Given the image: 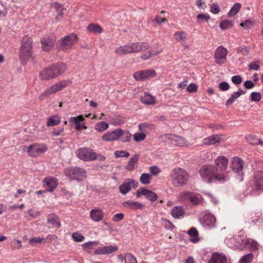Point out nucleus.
Returning <instances> with one entry per match:
<instances>
[{
    "label": "nucleus",
    "mask_w": 263,
    "mask_h": 263,
    "mask_svg": "<svg viewBox=\"0 0 263 263\" xmlns=\"http://www.w3.org/2000/svg\"><path fill=\"white\" fill-rule=\"evenodd\" d=\"M199 174L202 179L208 183L211 182L213 178L220 182H224L229 179L227 175L218 174L214 166L208 164L204 165L200 168Z\"/></svg>",
    "instance_id": "1"
},
{
    "label": "nucleus",
    "mask_w": 263,
    "mask_h": 263,
    "mask_svg": "<svg viewBox=\"0 0 263 263\" xmlns=\"http://www.w3.org/2000/svg\"><path fill=\"white\" fill-rule=\"evenodd\" d=\"M149 47L147 42H137L120 46L115 49V52L119 55L127 54L134 52H140Z\"/></svg>",
    "instance_id": "2"
},
{
    "label": "nucleus",
    "mask_w": 263,
    "mask_h": 263,
    "mask_svg": "<svg viewBox=\"0 0 263 263\" xmlns=\"http://www.w3.org/2000/svg\"><path fill=\"white\" fill-rule=\"evenodd\" d=\"M170 178L172 183L174 186H183L187 183L190 175L185 170L180 167H176L172 171Z\"/></svg>",
    "instance_id": "3"
},
{
    "label": "nucleus",
    "mask_w": 263,
    "mask_h": 263,
    "mask_svg": "<svg viewBox=\"0 0 263 263\" xmlns=\"http://www.w3.org/2000/svg\"><path fill=\"white\" fill-rule=\"evenodd\" d=\"M32 54V40L26 36H24L21 43L20 50V59L23 65H25Z\"/></svg>",
    "instance_id": "4"
},
{
    "label": "nucleus",
    "mask_w": 263,
    "mask_h": 263,
    "mask_svg": "<svg viewBox=\"0 0 263 263\" xmlns=\"http://www.w3.org/2000/svg\"><path fill=\"white\" fill-rule=\"evenodd\" d=\"M66 176L72 180L78 181H83L87 177V172L82 168L79 167H70L65 171Z\"/></svg>",
    "instance_id": "5"
},
{
    "label": "nucleus",
    "mask_w": 263,
    "mask_h": 263,
    "mask_svg": "<svg viewBox=\"0 0 263 263\" xmlns=\"http://www.w3.org/2000/svg\"><path fill=\"white\" fill-rule=\"evenodd\" d=\"M76 154L78 158L84 161L96 160V153L89 147L79 148L76 151Z\"/></svg>",
    "instance_id": "6"
},
{
    "label": "nucleus",
    "mask_w": 263,
    "mask_h": 263,
    "mask_svg": "<svg viewBox=\"0 0 263 263\" xmlns=\"http://www.w3.org/2000/svg\"><path fill=\"white\" fill-rule=\"evenodd\" d=\"M250 183L255 192L259 194L263 192V171L255 172Z\"/></svg>",
    "instance_id": "7"
},
{
    "label": "nucleus",
    "mask_w": 263,
    "mask_h": 263,
    "mask_svg": "<svg viewBox=\"0 0 263 263\" xmlns=\"http://www.w3.org/2000/svg\"><path fill=\"white\" fill-rule=\"evenodd\" d=\"M77 40V35L74 33H71L59 40L57 42V46L60 49H68L75 43Z\"/></svg>",
    "instance_id": "8"
},
{
    "label": "nucleus",
    "mask_w": 263,
    "mask_h": 263,
    "mask_svg": "<svg viewBox=\"0 0 263 263\" xmlns=\"http://www.w3.org/2000/svg\"><path fill=\"white\" fill-rule=\"evenodd\" d=\"M24 150L26 151L30 157H36L38 155L46 152L47 147L45 144H35L25 147Z\"/></svg>",
    "instance_id": "9"
},
{
    "label": "nucleus",
    "mask_w": 263,
    "mask_h": 263,
    "mask_svg": "<svg viewBox=\"0 0 263 263\" xmlns=\"http://www.w3.org/2000/svg\"><path fill=\"white\" fill-rule=\"evenodd\" d=\"M228 50L223 46H220L215 50L214 58L215 62L218 65L224 64L227 59Z\"/></svg>",
    "instance_id": "10"
},
{
    "label": "nucleus",
    "mask_w": 263,
    "mask_h": 263,
    "mask_svg": "<svg viewBox=\"0 0 263 263\" xmlns=\"http://www.w3.org/2000/svg\"><path fill=\"white\" fill-rule=\"evenodd\" d=\"M56 37L54 35H45L41 39V48L44 51H49L54 47Z\"/></svg>",
    "instance_id": "11"
},
{
    "label": "nucleus",
    "mask_w": 263,
    "mask_h": 263,
    "mask_svg": "<svg viewBox=\"0 0 263 263\" xmlns=\"http://www.w3.org/2000/svg\"><path fill=\"white\" fill-rule=\"evenodd\" d=\"M67 85V82L65 81H62L58 83L49 88L47 89L43 92L40 96V98L42 100L44 99L45 97H47L52 93L58 92L63 88L66 87Z\"/></svg>",
    "instance_id": "12"
},
{
    "label": "nucleus",
    "mask_w": 263,
    "mask_h": 263,
    "mask_svg": "<svg viewBox=\"0 0 263 263\" xmlns=\"http://www.w3.org/2000/svg\"><path fill=\"white\" fill-rule=\"evenodd\" d=\"M67 85V82L65 81H62L58 83L49 88L47 89L43 92L40 96V98L42 100L44 99L45 97H47L52 93L58 92L63 88L66 87Z\"/></svg>",
    "instance_id": "13"
},
{
    "label": "nucleus",
    "mask_w": 263,
    "mask_h": 263,
    "mask_svg": "<svg viewBox=\"0 0 263 263\" xmlns=\"http://www.w3.org/2000/svg\"><path fill=\"white\" fill-rule=\"evenodd\" d=\"M202 226L206 229H210L216 227V218L214 215L208 212L204 213L200 220Z\"/></svg>",
    "instance_id": "14"
},
{
    "label": "nucleus",
    "mask_w": 263,
    "mask_h": 263,
    "mask_svg": "<svg viewBox=\"0 0 263 263\" xmlns=\"http://www.w3.org/2000/svg\"><path fill=\"white\" fill-rule=\"evenodd\" d=\"M231 168L232 171L238 174V179L242 181L243 180L242 168H243V161L238 157H234L232 161Z\"/></svg>",
    "instance_id": "15"
},
{
    "label": "nucleus",
    "mask_w": 263,
    "mask_h": 263,
    "mask_svg": "<svg viewBox=\"0 0 263 263\" xmlns=\"http://www.w3.org/2000/svg\"><path fill=\"white\" fill-rule=\"evenodd\" d=\"M138 182L132 179H126L119 186V191L123 195L126 194L131 190L132 187H137L138 186Z\"/></svg>",
    "instance_id": "16"
},
{
    "label": "nucleus",
    "mask_w": 263,
    "mask_h": 263,
    "mask_svg": "<svg viewBox=\"0 0 263 263\" xmlns=\"http://www.w3.org/2000/svg\"><path fill=\"white\" fill-rule=\"evenodd\" d=\"M136 195L138 198L141 195L145 196L148 200L152 202L156 201L158 198V196L155 193L143 188L139 189L136 193Z\"/></svg>",
    "instance_id": "17"
},
{
    "label": "nucleus",
    "mask_w": 263,
    "mask_h": 263,
    "mask_svg": "<svg viewBox=\"0 0 263 263\" xmlns=\"http://www.w3.org/2000/svg\"><path fill=\"white\" fill-rule=\"evenodd\" d=\"M122 133V129L121 128H118L104 134L102 137V139L104 141H116L120 138Z\"/></svg>",
    "instance_id": "18"
},
{
    "label": "nucleus",
    "mask_w": 263,
    "mask_h": 263,
    "mask_svg": "<svg viewBox=\"0 0 263 263\" xmlns=\"http://www.w3.org/2000/svg\"><path fill=\"white\" fill-rule=\"evenodd\" d=\"M43 182L46 191L50 192H53L59 184L58 179L54 177H46Z\"/></svg>",
    "instance_id": "19"
},
{
    "label": "nucleus",
    "mask_w": 263,
    "mask_h": 263,
    "mask_svg": "<svg viewBox=\"0 0 263 263\" xmlns=\"http://www.w3.org/2000/svg\"><path fill=\"white\" fill-rule=\"evenodd\" d=\"M216 172L223 171L226 170L228 163V159L224 156L218 157L215 161Z\"/></svg>",
    "instance_id": "20"
},
{
    "label": "nucleus",
    "mask_w": 263,
    "mask_h": 263,
    "mask_svg": "<svg viewBox=\"0 0 263 263\" xmlns=\"http://www.w3.org/2000/svg\"><path fill=\"white\" fill-rule=\"evenodd\" d=\"M42 80H49L57 78L52 65L44 69L40 73Z\"/></svg>",
    "instance_id": "21"
},
{
    "label": "nucleus",
    "mask_w": 263,
    "mask_h": 263,
    "mask_svg": "<svg viewBox=\"0 0 263 263\" xmlns=\"http://www.w3.org/2000/svg\"><path fill=\"white\" fill-rule=\"evenodd\" d=\"M118 248L115 245H109L99 248L95 250V254L97 255H108L115 252Z\"/></svg>",
    "instance_id": "22"
},
{
    "label": "nucleus",
    "mask_w": 263,
    "mask_h": 263,
    "mask_svg": "<svg viewBox=\"0 0 263 263\" xmlns=\"http://www.w3.org/2000/svg\"><path fill=\"white\" fill-rule=\"evenodd\" d=\"M168 139L170 142L174 145L183 146L186 145L187 141L181 136L172 134L169 135Z\"/></svg>",
    "instance_id": "23"
},
{
    "label": "nucleus",
    "mask_w": 263,
    "mask_h": 263,
    "mask_svg": "<svg viewBox=\"0 0 263 263\" xmlns=\"http://www.w3.org/2000/svg\"><path fill=\"white\" fill-rule=\"evenodd\" d=\"M243 247L242 248V250H248L251 251H254L257 250L258 248V244L256 241L247 237L243 242Z\"/></svg>",
    "instance_id": "24"
},
{
    "label": "nucleus",
    "mask_w": 263,
    "mask_h": 263,
    "mask_svg": "<svg viewBox=\"0 0 263 263\" xmlns=\"http://www.w3.org/2000/svg\"><path fill=\"white\" fill-rule=\"evenodd\" d=\"M209 263H227V258L224 254L215 252L212 254Z\"/></svg>",
    "instance_id": "25"
},
{
    "label": "nucleus",
    "mask_w": 263,
    "mask_h": 263,
    "mask_svg": "<svg viewBox=\"0 0 263 263\" xmlns=\"http://www.w3.org/2000/svg\"><path fill=\"white\" fill-rule=\"evenodd\" d=\"M84 120L82 115H79L78 117H72L69 119V123L74 124L76 126V129L78 130L86 129V126L84 124H81L80 122Z\"/></svg>",
    "instance_id": "26"
},
{
    "label": "nucleus",
    "mask_w": 263,
    "mask_h": 263,
    "mask_svg": "<svg viewBox=\"0 0 263 263\" xmlns=\"http://www.w3.org/2000/svg\"><path fill=\"white\" fill-rule=\"evenodd\" d=\"M104 216V212L101 209H92L90 212V217L91 219L96 222L101 220Z\"/></svg>",
    "instance_id": "27"
},
{
    "label": "nucleus",
    "mask_w": 263,
    "mask_h": 263,
    "mask_svg": "<svg viewBox=\"0 0 263 263\" xmlns=\"http://www.w3.org/2000/svg\"><path fill=\"white\" fill-rule=\"evenodd\" d=\"M185 210L181 206H175L171 211L172 217L175 219H180L183 217Z\"/></svg>",
    "instance_id": "28"
},
{
    "label": "nucleus",
    "mask_w": 263,
    "mask_h": 263,
    "mask_svg": "<svg viewBox=\"0 0 263 263\" xmlns=\"http://www.w3.org/2000/svg\"><path fill=\"white\" fill-rule=\"evenodd\" d=\"M246 93L245 90H242L241 88H239L238 90L234 92L229 98V99L227 101L226 103V105L229 106L232 105L235 101L241 95H244Z\"/></svg>",
    "instance_id": "29"
},
{
    "label": "nucleus",
    "mask_w": 263,
    "mask_h": 263,
    "mask_svg": "<svg viewBox=\"0 0 263 263\" xmlns=\"http://www.w3.org/2000/svg\"><path fill=\"white\" fill-rule=\"evenodd\" d=\"M139 160V156L138 155H133L128 161L125 166V168L129 171H133L137 166V163Z\"/></svg>",
    "instance_id": "30"
},
{
    "label": "nucleus",
    "mask_w": 263,
    "mask_h": 263,
    "mask_svg": "<svg viewBox=\"0 0 263 263\" xmlns=\"http://www.w3.org/2000/svg\"><path fill=\"white\" fill-rule=\"evenodd\" d=\"M56 77L61 75L67 69V65L64 63H58L52 65Z\"/></svg>",
    "instance_id": "31"
},
{
    "label": "nucleus",
    "mask_w": 263,
    "mask_h": 263,
    "mask_svg": "<svg viewBox=\"0 0 263 263\" xmlns=\"http://www.w3.org/2000/svg\"><path fill=\"white\" fill-rule=\"evenodd\" d=\"M140 101L144 104L152 105L155 103L156 98L149 93H145L143 96L141 97Z\"/></svg>",
    "instance_id": "32"
},
{
    "label": "nucleus",
    "mask_w": 263,
    "mask_h": 263,
    "mask_svg": "<svg viewBox=\"0 0 263 263\" xmlns=\"http://www.w3.org/2000/svg\"><path fill=\"white\" fill-rule=\"evenodd\" d=\"M220 138L217 135L209 136L203 140V143L204 145H210L215 144L220 141Z\"/></svg>",
    "instance_id": "33"
},
{
    "label": "nucleus",
    "mask_w": 263,
    "mask_h": 263,
    "mask_svg": "<svg viewBox=\"0 0 263 263\" xmlns=\"http://www.w3.org/2000/svg\"><path fill=\"white\" fill-rule=\"evenodd\" d=\"M203 198L200 195L192 192L190 199V203L194 205H200L203 203Z\"/></svg>",
    "instance_id": "34"
},
{
    "label": "nucleus",
    "mask_w": 263,
    "mask_h": 263,
    "mask_svg": "<svg viewBox=\"0 0 263 263\" xmlns=\"http://www.w3.org/2000/svg\"><path fill=\"white\" fill-rule=\"evenodd\" d=\"M53 6L57 13L55 20L57 21H60L63 17V11L66 10V9L62 5L58 3H54Z\"/></svg>",
    "instance_id": "35"
},
{
    "label": "nucleus",
    "mask_w": 263,
    "mask_h": 263,
    "mask_svg": "<svg viewBox=\"0 0 263 263\" xmlns=\"http://www.w3.org/2000/svg\"><path fill=\"white\" fill-rule=\"evenodd\" d=\"M245 137L247 141L251 145L259 144L263 145V141L257 138L256 135H248Z\"/></svg>",
    "instance_id": "36"
},
{
    "label": "nucleus",
    "mask_w": 263,
    "mask_h": 263,
    "mask_svg": "<svg viewBox=\"0 0 263 263\" xmlns=\"http://www.w3.org/2000/svg\"><path fill=\"white\" fill-rule=\"evenodd\" d=\"M192 192L188 191H183L180 193L178 197V200L185 204L190 203V199Z\"/></svg>",
    "instance_id": "37"
},
{
    "label": "nucleus",
    "mask_w": 263,
    "mask_h": 263,
    "mask_svg": "<svg viewBox=\"0 0 263 263\" xmlns=\"http://www.w3.org/2000/svg\"><path fill=\"white\" fill-rule=\"evenodd\" d=\"M47 222L55 227H59L61 226L59 219L54 214H50L48 215Z\"/></svg>",
    "instance_id": "38"
},
{
    "label": "nucleus",
    "mask_w": 263,
    "mask_h": 263,
    "mask_svg": "<svg viewBox=\"0 0 263 263\" xmlns=\"http://www.w3.org/2000/svg\"><path fill=\"white\" fill-rule=\"evenodd\" d=\"M87 31L94 34H100L103 32V29L99 25L90 24L87 27Z\"/></svg>",
    "instance_id": "39"
},
{
    "label": "nucleus",
    "mask_w": 263,
    "mask_h": 263,
    "mask_svg": "<svg viewBox=\"0 0 263 263\" xmlns=\"http://www.w3.org/2000/svg\"><path fill=\"white\" fill-rule=\"evenodd\" d=\"M234 236L236 238V245L237 246L236 250L238 249L239 250H242V248L243 247V244L245 242L246 236L244 234L235 235Z\"/></svg>",
    "instance_id": "40"
},
{
    "label": "nucleus",
    "mask_w": 263,
    "mask_h": 263,
    "mask_svg": "<svg viewBox=\"0 0 263 263\" xmlns=\"http://www.w3.org/2000/svg\"><path fill=\"white\" fill-rule=\"evenodd\" d=\"M60 123V118L57 116H52L47 119L46 125L48 126H54Z\"/></svg>",
    "instance_id": "41"
},
{
    "label": "nucleus",
    "mask_w": 263,
    "mask_h": 263,
    "mask_svg": "<svg viewBox=\"0 0 263 263\" xmlns=\"http://www.w3.org/2000/svg\"><path fill=\"white\" fill-rule=\"evenodd\" d=\"M233 22L230 20H223L222 21L220 24L219 27L222 30H226L227 29H230L233 26Z\"/></svg>",
    "instance_id": "42"
},
{
    "label": "nucleus",
    "mask_w": 263,
    "mask_h": 263,
    "mask_svg": "<svg viewBox=\"0 0 263 263\" xmlns=\"http://www.w3.org/2000/svg\"><path fill=\"white\" fill-rule=\"evenodd\" d=\"M254 258V254L250 253L242 256L239 260L238 263H251Z\"/></svg>",
    "instance_id": "43"
},
{
    "label": "nucleus",
    "mask_w": 263,
    "mask_h": 263,
    "mask_svg": "<svg viewBox=\"0 0 263 263\" xmlns=\"http://www.w3.org/2000/svg\"><path fill=\"white\" fill-rule=\"evenodd\" d=\"M241 7V5L240 3H235L231 8L230 11L228 12V15L229 16H233L236 15L240 10Z\"/></svg>",
    "instance_id": "44"
},
{
    "label": "nucleus",
    "mask_w": 263,
    "mask_h": 263,
    "mask_svg": "<svg viewBox=\"0 0 263 263\" xmlns=\"http://www.w3.org/2000/svg\"><path fill=\"white\" fill-rule=\"evenodd\" d=\"M99 244L98 241H90L82 244V248L85 251L93 249L95 247Z\"/></svg>",
    "instance_id": "45"
},
{
    "label": "nucleus",
    "mask_w": 263,
    "mask_h": 263,
    "mask_svg": "<svg viewBox=\"0 0 263 263\" xmlns=\"http://www.w3.org/2000/svg\"><path fill=\"white\" fill-rule=\"evenodd\" d=\"M108 128V124L104 121L97 123L95 126V129L98 132H102Z\"/></svg>",
    "instance_id": "46"
},
{
    "label": "nucleus",
    "mask_w": 263,
    "mask_h": 263,
    "mask_svg": "<svg viewBox=\"0 0 263 263\" xmlns=\"http://www.w3.org/2000/svg\"><path fill=\"white\" fill-rule=\"evenodd\" d=\"M151 180V175L148 173H143L140 177L141 183L144 185L148 184Z\"/></svg>",
    "instance_id": "47"
},
{
    "label": "nucleus",
    "mask_w": 263,
    "mask_h": 263,
    "mask_svg": "<svg viewBox=\"0 0 263 263\" xmlns=\"http://www.w3.org/2000/svg\"><path fill=\"white\" fill-rule=\"evenodd\" d=\"M235 239V236H233V237L226 239L224 242L228 247L234 250H236L237 246L236 245Z\"/></svg>",
    "instance_id": "48"
},
{
    "label": "nucleus",
    "mask_w": 263,
    "mask_h": 263,
    "mask_svg": "<svg viewBox=\"0 0 263 263\" xmlns=\"http://www.w3.org/2000/svg\"><path fill=\"white\" fill-rule=\"evenodd\" d=\"M132 135L128 131H123L120 136V140L123 142H129L130 140Z\"/></svg>",
    "instance_id": "49"
},
{
    "label": "nucleus",
    "mask_w": 263,
    "mask_h": 263,
    "mask_svg": "<svg viewBox=\"0 0 263 263\" xmlns=\"http://www.w3.org/2000/svg\"><path fill=\"white\" fill-rule=\"evenodd\" d=\"M133 77L137 81L146 80L144 70L135 72L133 74Z\"/></svg>",
    "instance_id": "50"
},
{
    "label": "nucleus",
    "mask_w": 263,
    "mask_h": 263,
    "mask_svg": "<svg viewBox=\"0 0 263 263\" xmlns=\"http://www.w3.org/2000/svg\"><path fill=\"white\" fill-rule=\"evenodd\" d=\"M176 40L178 41L185 42L186 39V34L184 31H177L174 34Z\"/></svg>",
    "instance_id": "51"
},
{
    "label": "nucleus",
    "mask_w": 263,
    "mask_h": 263,
    "mask_svg": "<svg viewBox=\"0 0 263 263\" xmlns=\"http://www.w3.org/2000/svg\"><path fill=\"white\" fill-rule=\"evenodd\" d=\"M146 134L143 133H136L134 134V140L135 142H140L144 140L146 138Z\"/></svg>",
    "instance_id": "52"
},
{
    "label": "nucleus",
    "mask_w": 263,
    "mask_h": 263,
    "mask_svg": "<svg viewBox=\"0 0 263 263\" xmlns=\"http://www.w3.org/2000/svg\"><path fill=\"white\" fill-rule=\"evenodd\" d=\"M197 23L200 24L203 21L208 22L210 18V16L208 14L200 13L197 15Z\"/></svg>",
    "instance_id": "53"
},
{
    "label": "nucleus",
    "mask_w": 263,
    "mask_h": 263,
    "mask_svg": "<svg viewBox=\"0 0 263 263\" xmlns=\"http://www.w3.org/2000/svg\"><path fill=\"white\" fill-rule=\"evenodd\" d=\"M125 263H137L136 258L130 253H126L124 256Z\"/></svg>",
    "instance_id": "54"
},
{
    "label": "nucleus",
    "mask_w": 263,
    "mask_h": 263,
    "mask_svg": "<svg viewBox=\"0 0 263 263\" xmlns=\"http://www.w3.org/2000/svg\"><path fill=\"white\" fill-rule=\"evenodd\" d=\"M34 243H46V239H45V238H44V237H36L31 238L29 240V243L30 245H33Z\"/></svg>",
    "instance_id": "55"
},
{
    "label": "nucleus",
    "mask_w": 263,
    "mask_h": 263,
    "mask_svg": "<svg viewBox=\"0 0 263 263\" xmlns=\"http://www.w3.org/2000/svg\"><path fill=\"white\" fill-rule=\"evenodd\" d=\"M254 25L253 21L251 19H247L243 22L240 23V25L241 27L244 29L251 28Z\"/></svg>",
    "instance_id": "56"
},
{
    "label": "nucleus",
    "mask_w": 263,
    "mask_h": 263,
    "mask_svg": "<svg viewBox=\"0 0 263 263\" xmlns=\"http://www.w3.org/2000/svg\"><path fill=\"white\" fill-rule=\"evenodd\" d=\"M114 155L116 158L128 157L130 154L128 152L125 151H116L114 152Z\"/></svg>",
    "instance_id": "57"
},
{
    "label": "nucleus",
    "mask_w": 263,
    "mask_h": 263,
    "mask_svg": "<svg viewBox=\"0 0 263 263\" xmlns=\"http://www.w3.org/2000/svg\"><path fill=\"white\" fill-rule=\"evenodd\" d=\"M72 237L76 242H82L85 239L83 235L78 232L73 233Z\"/></svg>",
    "instance_id": "58"
},
{
    "label": "nucleus",
    "mask_w": 263,
    "mask_h": 263,
    "mask_svg": "<svg viewBox=\"0 0 263 263\" xmlns=\"http://www.w3.org/2000/svg\"><path fill=\"white\" fill-rule=\"evenodd\" d=\"M254 224L260 226L262 222V218L261 216V214H258L255 216L251 221Z\"/></svg>",
    "instance_id": "59"
},
{
    "label": "nucleus",
    "mask_w": 263,
    "mask_h": 263,
    "mask_svg": "<svg viewBox=\"0 0 263 263\" xmlns=\"http://www.w3.org/2000/svg\"><path fill=\"white\" fill-rule=\"evenodd\" d=\"M261 98V94L258 92H252L251 93V99L254 102H259Z\"/></svg>",
    "instance_id": "60"
},
{
    "label": "nucleus",
    "mask_w": 263,
    "mask_h": 263,
    "mask_svg": "<svg viewBox=\"0 0 263 263\" xmlns=\"http://www.w3.org/2000/svg\"><path fill=\"white\" fill-rule=\"evenodd\" d=\"M237 52L240 53L243 55H248L249 54L250 50L245 46H242L237 49Z\"/></svg>",
    "instance_id": "61"
},
{
    "label": "nucleus",
    "mask_w": 263,
    "mask_h": 263,
    "mask_svg": "<svg viewBox=\"0 0 263 263\" xmlns=\"http://www.w3.org/2000/svg\"><path fill=\"white\" fill-rule=\"evenodd\" d=\"M146 79L154 78L156 76V71L152 69L144 70Z\"/></svg>",
    "instance_id": "62"
},
{
    "label": "nucleus",
    "mask_w": 263,
    "mask_h": 263,
    "mask_svg": "<svg viewBox=\"0 0 263 263\" xmlns=\"http://www.w3.org/2000/svg\"><path fill=\"white\" fill-rule=\"evenodd\" d=\"M249 69L250 70H257L259 69V62L258 61H255L251 62L248 65Z\"/></svg>",
    "instance_id": "63"
},
{
    "label": "nucleus",
    "mask_w": 263,
    "mask_h": 263,
    "mask_svg": "<svg viewBox=\"0 0 263 263\" xmlns=\"http://www.w3.org/2000/svg\"><path fill=\"white\" fill-rule=\"evenodd\" d=\"M220 11V8L217 3L212 4L210 7V11L213 14H217Z\"/></svg>",
    "instance_id": "64"
}]
</instances>
